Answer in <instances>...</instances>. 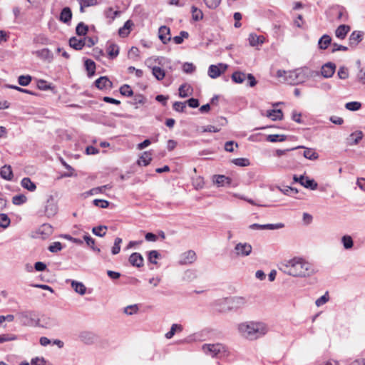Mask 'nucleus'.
<instances>
[{
	"instance_id": "nucleus-1",
	"label": "nucleus",
	"mask_w": 365,
	"mask_h": 365,
	"mask_svg": "<svg viewBox=\"0 0 365 365\" xmlns=\"http://www.w3.org/2000/svg\"><path fill=\"white\" fill-rule=\"evenodd\" d=\"M280 270L295 277H307L314 273L312 264L301 257H294L282 264Z\"/></svg>"
},
{
	"instance_id": "nucleus-2",
	"label": "nucleus",
	"mask_w": 365,
	"mask_h": 365,
	"mask_svg": "<svg viewBox=\"0 0 365 365\" xmlns=\"http://www.w3.org/2000/svg\"><path fill=\"white\" fill-rule=\"evenodd\" d=\"M319 76V71L311 70L307 67L297 68L289 71L278 70L277 72V76L278 78L284 77V81L292 85L302 83L307 78Z\"/></svg>"
},
{
	"instance_id": "nucleus-3",
	"label": "nucleus",
	"mask_w": 365,
	"mask_h": 365,
	"mask_svg": "<svg viewBox=\"0 0 365 365\" xmlns=\"http://www.w3.org/2000/svg\"><path fill=\"white\" fill-rule=\"evenodd\" d=\"M238 330L245 338L254 340L265 335L268 329L264 323L249 322L239 324Z\"/></svg>"
},
{
	"instance_id": "nucleus-4",
	"label": "nucleus",
	"mask_w": 365,
	"mask_h": 365,
	"mask_svg": "<svg viewBox=\"0 0 365 365\" xmlns=\"http://www.w3.org/2000/svg\"><path fill=\"white\" fill-rule=\"evenodd\" d=\"M202 350L205 354L212 357H220L227 352L226 347L220 343L205 344L202 346Z\"/></svg>"
},
{
	"instance_id": "nucleus-5",
	"label": "nucleus",
	"mask_w": 365,
	"mask_h": 365,
	"mask_svg": "<svg viewBox=\"0 0 365 365\" xmlns=\"http://www.w3.org/2000/svg\"><path fill=\"white\" fill-rule=\"evenodd\" d=\"M18 319L24 325L31 326L34 324H39V322H41V319H38L37 315L35 312L33 311H25L18 313L17 314Z\"/></svg>"
},
{
	"instance_id": "nucleus-6",
	"label": "nucleus",
	"mask_w": 365,
	"mask_h": 365,
	"mask_svg": "<svg viewBox=\"0 0 365 365\" xmlns=\"http://www.w3.org/2000/svg\"><path fill=\"white\" fill-rule=\"evenodd\" d=\"M227 310H237L241 309L247 304V300L242 297H233L226 299Z\"/></svg>"
},
{
	"instance_id": "nucleus-7",
	"label": "nucleus",
	"mask_w": 365,
	"mask_h": 365,
	"mask_svg": "<svg viewBox=\"0 0 365 365\" xmlns=\"http://www.w3.org/2000/svg\"><path fill=\"white\" fill-rule=\"evenodd\" d=\"M293 180L295 182H299L301 185L312 190H316L318 187L317 182H316L314 179H310L309 178L304 175L297 176V175H294L293 176Z\"/></svg>"
},
{
	"instance_id": "nucleus-8",
	"label": "nucleus",
	"mask_w": 365,
	"mask_h": 365,
	"mask_svg": "<svg viewBox=\"0 0 365 365\" xmlns=\"http://www.w3.org/2000/svg\"><path fill=\"white\" fill-rule=\"evenodd\" d=\"M58 205L52 195H50L46 200L44 207V214L47 217H53L58 212Z\"/></svg>"
},
{
	"instance_id": "nucleus-9",
	"label": "nucleus",
	"mask_w": 365,
	"mask_h": 365,
	"mask_svg": "<svg viewBox=\"0 0 365 365\" xmlns=\"http://www.w3.org/2000/svg\"><path fill=\"white\" fill-rule=\"evenodd\" d=\"M227 68V65L224 63H218L217 65H210L208 68V76L211 78H217L222 73H224Z\"/></svg>"
},
{
	"instance_id": "nucleus-10",
	"label": "nucleus",
	"mask_w": 365,
	"mask_h": 365,
	"mask_svg": "<svg viewBox=\"0 0 365 365\" xmlns=\"http://www.w3.org/2000/svg\"><path fill=\"white\" fill-rule=\"evenodd\" d=\"M336 64L332 62H327L322 66L321 75L326 78H329L333 76L336 71Z\"/></svg>"
},
{
	"instance_id": "nucleus-11",
	"label": "nucleus",
	"mask_w": 365,
	"mask_h": 365,
	"mask_svg": "<svg viewBox=\"0 0 365 365\" xmlns=\"http://www.w3.org/2000/svg\"><path fill=\"white\" fill-rule=\"evenodd\" d=\"M197 259L196 254L193 250H188L182 253L180 257V264H190Z\"/></svg>"
},
{
	"instance_id": "nucleus-12",
	"label": "nucleus",
	"mask_w": 365,
	"mask_h": 365,
	"mask_svg": "<svg viewBox=\"0 0 365 365\" xmlns=\"http://www.w3.org/2000/svg\"><path fill=\"white\" fill-rule=\"evenodd\" d=\"M129 263L135 267L140 268L144 265V259L139 252L132 253L128 258Z\"/></svg>"
},
{
	"instance_id": "nucleus-13",
	"label": "nucleus",
	"mask_w": 365,
	"mask_h": 365,
	"mask_svg": "<svg viewBox=\"0 0 365 365\" xmlns=\"http://www.w3.org/2000/svg\"><path fill=\"white\" fill-rule=\"evenodd\" d=\"M235 250L238 256L246 257L252 252V247L248 243L240 242L236 245Z\"/></svg>"
},
{
	"instance_id": "nucleus-14",
	"label": "nucleus",
	"mask_w": 365,
	"mask_h": 365,
	"mask_svg": "<svg viewBox=\"0 0 365 365\" xmlns=\"http://www.w3.org/2000/svg\"><path fill=\"white\" fill-rule=\"evenodd\" d=\"M284 227L283 223H277V224H265V225H259L257 223L252 224L249 226V228L251 230H277L280 229Z\"/></svg>"
},
{
	"instance_id": "nucleus-15",
	"label": "nucleus",
	"mask_w": 365,
	"mask_h": 365,
	"mask_svg": "<svg viewBox=\"0 0 365 365\" xmlns=\"http://www.w3.org/2000/svg\"><path fill=\"white\" fill-rule=\"evenodd\" d=\"M94 84L99 90L111 88L113 87V83L107 76H101L95 81Z\"/></svg>"
},
{
	"instance_id": "nucleus-16",
	"label": "nucleus",
	"mask_w": 365,
	"mask_h": 365,
	"mask_svg": "<svg viewBox=\"0 0 365 365\" xmlns=\"http://www.w3.org/2000/svg\"><path fill=\"white\" fill-rule=\"evenodd\" d=\"M364 33L360 31H354L349 38V43L351 47H356L363 39Z\"/></svg>"
},
{
	"instance_id": "nucleus-17",
	"label": "nucleus",
	"mask_w": 365,
	"mask_h": 365,
	"mask_svg": "<svg viewBox=\"0 0 365 365\" xmlns=\"http://www.w3.org/2000/svg\"><path fill=\"white\" fill-rule=\"evenodd\" d=\"M331 12L336 14V19L342 21H346L349 18L348 13L345 8L339 6H334L331 9Z\"/></svg>"
},
{
	"instance_id": "nucleus-18",
	"label": "nucleus",
	"mask_w": 365,
	"mask_h": 365,
	"mask_svg": "<svg viewBox=\"0 0 365 365\" xmlns=\"http://www.w3.org/2000/svg\"><path fill=\"white\" fill-rule=\"evenodd\" d=\"M170 29L166 26H161L158 30V37L163 44H167L171 39L169 36Z\"/></svg>"
},
{
	"instance_id": "nucleus-19",
	"label": "nucleus",
	"mask_w": 365,
	"mask_h": 365,
	"mask_svg": "<svg viewBox=\"0 0 365 365\" xmlns=\"http://www.w3.org/2000/svg\"><path fill=\"white\" fill-rule=\"evenodd\" d=\"M351 27L349 25L341 24L335 30V36L339 39H344L350 31Z\"/></svg>"
},
{
	"instance_id": "nucleus-20",
	"label": "nucleus",
	"mask_w": 365,
	"mask_h": 365,
	"mask_svg": "<svg viewBox=\"0 0 365 365\" xmlns=\"http://www.w3.org/2000/svg\"><path fill=\"white\" fill-rule=\"evenodd\" d=\"M79 339L83 343L91 344L94 342L96 336L91 331H83L79 334Z\"/></svg>"
},
{
	"instance_id": "nucleus-21",
	"label": "nucleus",
	"mask_w": 365,
	"mask_h": 365,
	"mask_svg": "<svg viewBox=\"0 0 365 365\" xmlns=\"http://www.w3.org/2000/svg\"><path fill=\"white\" fill-rule=\"evenodd\" d=\"M71 9L68 6L63 8L60 13L59 20L64 24H68L71 22Z\"/></svg>"
},
{
	"instance_id": "nucleus-22",
	"label": "nucleus",
	"mask_w": 365,
	"mask_h": 365,
	"mask_svg": "<svg viewBox=\"0 0 365 365\" xmlns=\"http://www.w3.org/2000/svg\"><path fill=\"white\" fill-rule=\"evenodd\" d=\"M36 56L43 60L51 62L53 59V54L48 48H43L35 52Z\"/></svg>"
},
{
	"instance_id": "nucleus-23",
	"label": "nucleus",
	"mask_w": 365,
	"mask_h": 365,
	"mask_svg": "<svg viewBox=\"0 0 365 365\" xmlns=\"http://www.w3.org/2000/svg\"><path fill=\"white\" fill-rule=\"evenodd\" d=\"M0 176L6 180H11L13 178V172L11 167L8 165L2 166L0 169Z\"/></svg>"
},
{
	"instance_id": "nucleus-24",
	"label": "nucleus",
	"mask_w": 365,
	"mask_h": 365,
	"mask_svg": "<svg viewBox=\"0 0 365 365\" xmlns=\"http://www.w3.org/2000/svg\"><path fill=\"white\" fill-rule=\"evenodd\" d=\"M38 233L43 239H46L53 233V227L48 223H44L38 228Z\"/></svg>"
},
{
	"instance_id": "nucleus-25",
	"label": "nucleus",
	"mask_w": 365,
	"mask_h": 365,
	"mask_svg": "<svg viewBox=\"0 0 365 365\" xmlns=\"http://www.w3.org/2000/svg\"><path fill=\"white\" fill-rule=\"evenodd\" d=\"M363 138V133L361 130H357L352 133L347 138L349 145H357Z\"/></svg>"
},
{
	"instance_id": "nucleus-26",
	"label": "nucleus",
	"mask_w": 365,
	"mask_h": 365,
	"mask_svg": "<svg viewBox=\"0 0 365 365\" xmlns=\"http://www.w3.org/2000/svg\"><path fill=\"white\" fill-rule=\"evenodd\" d=\"M84 66L89 78L93 76L96 73V63L91 59H86L84 61Z\"/></svg>"
},
{
	"instance_id": "nucleus-27",
	"label": "nucleus",
	"mask_w": 365,
	"mask_h": 365,
	"mask_svg": "<svg viewBox=\"0 0 365 365\" xmlns=\"http://www.w3.org/2000/svg\"><path fill=\"white\" fill-rule=\"evenodd\" d=\"M331 38L328 34H324L318 41V47L319 49L325 50L329 45H331Z\"/></svg>"
},
{
	"instance_id": "nucleus-28",
	"label": "nucleus",
	"mask_w": 365,
	"mask_h": 365,
	"mask_svg": "<svg viewBox=\"0 0 365 365\" xmlns=\"http://www.w3.org/2000/svg\"><path fill=\"white\" fill-rule=\"evenodd\" d=\"M231 178L223 175H214V182L218 186L230 185L231 184Z\"/></svg>"
},
{
	"instance_id": "nucleus-29",
	"label": "nucleus",
	"mask_w": 365,
	"mask_h": 365,
	"mask_svg": "<svg viewBox=\"0 0 365 365\" xmlns=\"http://www.w3.org/2000/svg\"><path fill=\"white\" fill-rule=\"evenodd\" d=\"M69 45L73 49L79 51L85 46V41L73 36L69 39Z\"/></svg>"
},
{
	"instance_id": "nucleus-30",
	"label": "nucleus",
	"mask_w": 365,
	"mask_h": 365,
	"mask_svg": "<svg viewBox=\"0 0 365 365\" xmlns=\"http://www.w3.org/2000/svg\"><path fill=\"white\" fill-rule=\"evenodd\" d=\"M133 26V23L131 20H128L125 22L123 27L118 30V34L122 37L128 36L130 32V29Z\"/></svg>"
},
{
	"instance_id": "nucleus-31",
	"label": "nucleus",
	"mask_w": 365,
	"mask_h": 365,
	"mask_svg": "<svg viewBox=\"0 0 365 365\" xmlns=\"http://www.w3.org/2000/svg\"><path fill=\"white\" fill-rule=\"evenodd\" d=\"M71 287L76 293L81 295H83L86 292V287L82 282L72 280Z\"/></svg>"
},
{
	"instance_id": "nucleus-32",
	"label": "nucleus",
	"mask_w": 365,
	"mask_h": 365,
	"mask_svg": "<svg viewBox=\"0 0 365 365\" xmlns=\"http://www.w3.org/2000/svg\"><path fill=\"white\" fill-rule=\"evenodd\" d=\"M267 116L271 118L272 120H282L283 118V113L281 109H273L267 111Z\"/></svg>"
},
{
	"instance_id": "nucleus-33",
	"label": "nucleus",
	"mask_w": 365,
	"mask_h": 365,
	"mask_svg": "<svg viewBox=\"0 0 365 365\" xmlns=\"http://www.w3.org/2000/svg\"><path fill=\"white\" fill-rule=\"evenodd\" d=\"M21 185L29 191L33 192L36 189V184L29 178H24L21 181Z\"/></svg>"
},
{
	"instance_id": "nucleus-34",
	"label": "nucleus",
	"mask_w": 365,
	"mask_h": 365,
	"mask_svg": "<svg viewBox=\"0 0 365 365\" xmlns=\"http://www.w3.org/2000/svg\"><path fill=\"white\" fill-rule=\"evenodd\" d=\"M182 329L183 327L181 324H172L170 331L165 334V336L166 339H170L173 337L176 332H181Z\"/></svg>"
},
{
	"instance_id": "nucleus-35",
	"label": "nucleus",
	"mask_w": 365,
	"mask_h": 365,
	"mask_svg": "<svg viewBox=\"0 0 365 365\" xmlns=\"http://www.w3.org/2000/svg\"><path fill=\"white\" fill-rule=\"evenodd\" d=\"M246 76L244 72L237 71L232 74L231 78L235 83H242L246 78Z\"/></svg>"
},
{
	"instance_id": "nucleus-36",
	"label": "nucleus",
	"mask_w": 365,
	"mask_h": 365,
	"mask_svg": "<svg viewBox=\"0 0 365 365\" xmlns=\"http://www.w3.org/2000/svg\"><path fill=\"white\" fill-rule=\"evenodd\" d=\"M107 51L108 57L110 59L116 58L119 54V47L115 43H110L108 46Z\"/></svg>"
},
{
	"instance_id": "nucleus-37",
	"label": "nucleus",
	"mask_w": 365,
	"mask_h": 365,
	"mask_svg": "<svg viewBox=\"0 0 365 365\" xmlns=\"http://www.w3.org/2000/svg\"><path fill=\"white\" fill-rule=\"evenodd\" d=\"M151 160H152L151 152L145 151L140 156V160H138V163L140 165H143L144 166H147L150 164Z\"/></svg>"
},
{
	"instance_id": "nucleus-38",
	"label": "nucleus",
	"mask_w": 365,
	"mask_h": 365,
	"mask_svg": "<svg viewBox=\"0 0 365 365\" xmlns=\"http://www.w3.org/2000/svg\"><path fill=\"white\" fill-rule=\"evenodd\" d=\"M303 153V156L309 160H314L319 158V154L313 148H306Z\"/></svg>"
},
{
	"instance_id": "nucleus-39",
	"label": "nucleus",
	"mask_w": 365,
	"mask_h": 365,
	"mask_svg": "<svg viewBox=\"0 0 365 365\" xmlns=\"http://www.w3.org/2000/svg\"><path fill=\"white\" fill-rule=\"evenodd\" d=\"M83 240L86 242V245L93 251L97 252H101L100 248L95 247L96 240L88 233L83 235Z\"/></svg>"
},
{
	"instance_id": "nucleus-40",
	"label": "nucleus",
	"mask_w": 365,
	"mask_h": 365,
	"mask_svg": "<svg viewBox=\"0 0 365 365\" xmlns=\"http://www.w3.org/2000/svg\"><path fill=\"white\" fill-rule=\"evenodd\" d=\"M148 260L150 263L157 264L156 259L161 258V255L157 250H151L147 252Z\"/></svg>"
},
{
	"instance_id": "nucleus-41",
	"label": "nucleus",
	"mask_w": 365,
	"mask_h": 365,
	"mask_svg": "<svg viewBox=\"0 0 365 365\" xmlns=\"http://www.w3.org/2000/svg\"><path fill=\"white\" fill-rule=\"evenodd\" d=\"M152 73L158 81H162L165 76V71L159 66H153Z\"/></svg>"
},
{
	"instance_id": "nucleus-42",
	"label": "nucleus",
	"mask_w": 365,
	"mask_h": 365,
	"mask_svg": "<svg viewBox=\"0 0 365 365\" xmlns=\"http://www.w3.org/2000/svg\"><path fill=\"white\" fill-rule=\"evenodd\" d=\"M248 40L251 46H256L259 44L263 43L262 37L255 34H250Z\"/></svg>"
},
{
	"instance_id": "nucleus-43",
	"label": "nucleus",
	"mask_w": 365,
	"mask_h": 365,
	"mask_svg": "<svg viewBox=\"0 0 365 365\" xmlns=\"http://www.w3.org/2000/svg\"><path fill=\"white\" fill-rule=\"evenodd\" d=\"M341 243L345 250H350L354 246V240L350 235H344L341 237Z\"/></svg>"
},
{
	"instance_id": "nucleus-44",
	"label": "nucleus",
	"mask_w": 365,
	"mask_h": 365,
	"mask_svg": "<svg viewBox=\"0 0 365 365\" xmlns=\"http://www.w3.org/2000/svg\"><path fill=\"white\" fill-rule=\"evenodd\" d=\"M287 140V135L271 134L267 136V140L271 143L283 142Z\"/></svg>"
},
{
	"instance_id": "nucleus-45",
	"label": "nucleus",
	"mask_w": 365,
	"mask_h": 365,
	"mask_svg": "<svg viewBox=\"0 0 365 365\" xmlns=\"http://www.w3.org/2000/svg\"><path fill=\"white\" fill-rule=\"evenodd\" d=\"M107 229L108 227L106 225H99L93 227L92 228V232L98 237H103L106 235Z\"/></svg>"
},
{
	"instance_id": "nucleus-46",
	"label": "nucleus",
	"mask_w": 365,
	"mask_h": 365,
	"mask_svg": "<svg viewBox=\"0 0 365 365\" xmlns=\"http://www.w3.org/2000/svg\"><path fill=\"white\" fill-rule=\"evenodd\" d=\"M88 31V26L86 25L83 22H80L78 24L76 28V34L78 36H86Z\"/></svg>"
},
{
	"instance_id": "nucleus-47",
	"label": "nucleus",
	"mask_w": 365,
	"mask_h": 365,
	"mask_svg": "<svg viewBox=\"0 0 365 365\" xmlns=\"http://www.w3.org/2000/svg\"><path fill=\"white\" fill-rule=\"evenodd\" d=\"M191 12H192V18L195 21H198L203 18V13L202 11L197 9L196 6H192L191 7Z\"/></svg>"
},
{
	"instance_id": "nucleus-48",
	"label": "nucleus",
	"mask_w": 365,
	"mask_h": 365,
	"mask_svg": "<svg viewBox=\"0 0 365 365\" xmlns=\"http://www.w3.org/2000/svg\"><path fill=\"white\" fill-rule=\"evenodd\" d=\"M46 361L43 357H35L33 358L31 361V364L27 361H24L21 363L19 365H46Z\"/></svg>"
},
{
	"instance_id": "nucleus-49",
	"label": "nucleus",
	"mask_w": 365,
	"mask_h": 365,
	"mask_svg": "<svg viewBox=\"0 0 365 365\" xmlns=\"http://www.w3.org/2000/svg\"><path fill=\"white\" fill-rule=\"evenodd\" d=\"M120 93L122 96H126V97H130L133 95V91L131 88V87L128 84H124L119 88Z\"/></svg>"
},
{
	"instance_id": "nucleus-50",
	"label": "nucleus",
	"mask_w": 365,
	"mask_h": 365,
	"mask_svg": "<svg viewBox=\"0 0 365 365\" xmlns=\"http://www.w3.org/2000/svg\"><path fill=\"white\" fill-rule=\"evenodd\" d=\"M32 80V77L30 75H21L18 78V83L21 86H27L29 85Z\"/></svg>"
},
{
	"instance_id": "nucleus-51",
	"label": "nucleus",
	"mask_w": 365,
	"mask_h": 365,
	"mask_svg": "<svg viewBox=\"0 0 365 365\" xmlns=\"http://www.w3.org/2000/svg\"><path fill=\"white\" fill-rule=\"evenodd\" d=\"M345 108L351 111H356L361 108V103L358 101L349 102L345 104Z\"/></svg>"
},
{
	"instance_id": "nucleus-52",
	"label": "nucleus",
	"mask_w": 365,
	"mask_h": 365,
	"mask_svg": "<svg viewBox=\"0 0 365 365\" xmlns=\"http://www.w3.org/2000/svg\"><path fill=\"white\" fill-rule=\"evenodd\" d=\"M232 163L240 167H246L250 164L249 159L245 158H235L232 160Z\"/></svg>"
},
{
	"instance_id": "nucleus-53",
	"label": "nucleus",
	"mask_w": 365,
	"mask_h": 365,
	"mask_svg": "<svg viewBox=\"0 0 365 365\" xmlns=\"http://www.w3.org/2000/svg\"><path fill=\"white\" fill-rule=\"evenodd\" d=\"M11 220L6 214H0V227L2 228H7L10 225Z\"/></svg>"
},
{
	"instance_id": "nucleus-54",
	"label": "nucleus",
	"mask_w": 365,
	"mask_h": 365,
	"mask_svg": "<svg viewBox=\"0 0 365 365\" xmlns=\"http://www.w3.org/2000/svg\"><path fill=\"white\" fill-rule=\"evenodd\" d=\"M122 239L120 237H116L114 241L113 246L111 249V252L113 255H115L118 254L120 251V244L122 243Z\"/></svg>"
},
{
	"instance_id": "nucleus-55",
	"label": "nucleus",
	"mask_w": 365,
	"mask_h": 365,
	"mask_svg": "<svg viewBox=\"0 0 365 365\" xmlns=\"http://www.w3.org/2000/svg\"><path fill=\"white\" fill-rule=\"evenodd\" d=\"M189 34L187 31H181L179 36H176L173 38V41L176 44H181L183 42L184 38H187Z\"/></svg>"
},
{
	"instance_id": "nucleus-56",
	"label": "nucleus",
	"mask_w": 365,
	"mask_h": 365,
	"mask_svg": "<svg viewBox=\"0 0 365 365\" xmlns=\"http://www.w3.org/2000/svg\"><path fill=\"white\" fill-rule=\"evenodd\" d=\"M26 200L27 198L24 195H17L12 197V202L16 205H21L25 203Z\"/></svg>"
},
{
	"instance_id": "nucleus-57",
	"label": "nucleus",
	"mask_w": 365,
	"mask_h": 365,
	"mask_svg": "<svg viewBox=\"0 0 365 365\" xmlns=\"http://www.w3.org/2000/svg\"><path fill=\"white\" fill-rule=\"evenodd\" d=\"M119 11H113L112 7H109L107 9L105 10L104 14L106 18H109L111 19H114L117 16L120 14Z\"/></svg>"
},
{
	"instance_id": "nucleus-58",
	"label": "nucleus",
	"mask_w": 365,
	"mask_h": 365,
	"mask_svg": "<svg viewBox=\"0 0 365 365\" xmlns=\"http://www.w3.org/2000/svg\"><path fill=\"white\" fill-rule=\"evenodd\" d=\"M337 76L340 79H346L349 77V71L348 68L345 66L339 67L337 73Z\"/></svg>"
},
{
	"instance_id": "nucleus-59",
	"label": "nucleus",
	"mask_w": 365,
	"mask_h": 365,
	"mask_svg": "<svg viewBox=\"0 0 365 365\" xmlns=\"http://www.w3.org/2000/svg\"><path fill=\"white\" fill-rule=\"evenodd\" d=\"M63 249L62 244L60 242H54L49 245L48 250L53 253L61 251Z\"/></svg>"
},
{
	"instance_id": "nucleus-60",
	"label": "nucleus",
	"mask_w": 365,
	"mask_h": 365,
	"mask_svg": "<svg viewBox=\"0 0 365 365\" xmlns=\"http://www.w3.org/2000/svg\"><path fill=\"white\" fill-rule=\"evenodd\" d=\"M205 5L210 9H215L219 6L221 0H203Z\"/></svg>"
},
{
	"instance_id": "nucleus-61",
	"label": "nucleus",
	"mask_w": 365,
	"mask_h": 365,
	"mask_svg": "<svg viewBox=\"0 0 365 365\" xmlns=\"http://www.w3.org/2000/svg\"><path fill=\"white\" fill-rule=\"evenodd\" d=\"M138 309V306L137 304L129 305L124 308V313L128 315H133L137 313Z\"/></svg>"
},
{
	"instance_id": "nucleus-62",
	"label": "nucleus",
	"mask_w": 365,
	"mask_h": 365,
	"mask_svg": "<svg viewBox=\"0 0 365 365\" xmlns=\"http://www.w3.org/2000/svg\"><path fill=\"white\" fill-rule=\"evenodd\" d=\"M95 206L100 207L101 208H107L109 206V202L106 200L95 199L93 201Z\"/></svg>"
},
{
	"instance_id": "nucleus-63",
	"label": "nucleus",
	"mask_w": 365,
	"mask_h": 365,
	"mask_svg": "<svg viewBox=\"0 0 365 365\" xmlns=\"http://www.w3.org/2000/svg\"><path fill=\"white\" fill-rule=\"evenodd\" d=\"M185 107H186L185 103H182V102H180V101H176L173 105V109L175 111L180 112V113H183L185 111Z\"/></svg>"
},
{
	"instance_id": "nucleus-64",
	"label": "nucleus",
	"mask_w": 365,
	"mask_h": 365,
	"mask_svg": "<svg viewBox=\"0 0 365 365\" xmlns=\"http://www.w3.org/2000/svg\"><path fill=\"white\" fill-rule=\"evenodd\" d=\"M195 70V66L192 63L186 62L182 66V71L186 73H192Z\"/></svg>"
}]
</instances>
